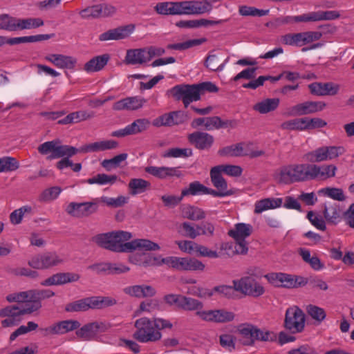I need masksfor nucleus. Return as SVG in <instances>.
I'll list each match as a JSON object with an SVG mask.
<instances>
[{"label": "nucleus", "mask_w": 354, "mask_h": 354, "mask_svg": "<svg viewBox=\"0 0 354 354\" xmlns=\"http://www.w3.org/2000/svg\"><path fill=\"white\" fill-rule=\"evenodd\" d=\"M118 146V142L113 140H103L83 145L77 149L70 145H62L59 140L55 139L42 143L37 149L42 155L51 153L48 158L55 159L64 156H73L77 153H95L113 149Z\"/></svg>", "instance_id": "1"}, {"label": "nucleus", "mask_w": 354, "mask_h": 354, "mask_svg": "<svg viewBox=\"0 0 354 354\" xmlns=\"http://www.w3.org/2000/svg\"><path fill=\"white\" fill-rule=\"evenodd\" d=\"M109 250L116 252H131L134 250L156 251L160 249L158 244L146 239H137L129 242L132 238L131 232L113 231L109 232Z\"/></svg>", "instance_id": "2"}, {"label": "nucleus", "mask_w": 354, "mask_h": 354, "mask_svg": "<svg viewBox=\"0 0 354 354\" xmlns=\"http://www.w3.org/2000/svg\"><path fill=\"white\" fill-rule=\"evenodd\" d=\"M173 324L167 319L162 318L149 319L144 317L136 320V330L133 337L140 343H153L161 339V330L171 328Z\"/></svg>", "instance_id": "3"}, {"label": "nucleus", "mask_w": 354, "mask_h": 354, "mask_svg": "<svg viewBox=\"0 0 354 354\" xmlns=\"http://www.w3.org/2000/svg\"><path fill=\"white\" fill-rule=\"evenodd\" d=\"M280 184L290 185L308 180V164H289L280 167L273 174Z\"/></svg>", "instance_id": "4"}, {"label": "nucleus", "mask_w": 354, "mask_h": 354, "mask_svg": "<svg viewBox=\"0 0 354 354\" xmlns=\"http://www.w3.org/2000/svg\"><path fill=\"white\" fill-rule=\"evenodd\" d=\"M156 261L154 264L160 266L163 264L179 271H202L205 265L199 260L189 257H167L164 258L150 257L149 261Z\"/></svg>", "instance_id": "5"}, {"label": "nucleus", "mask_w": 354, "mask_h": 354, "mask_svg": "<svg viewBox=\"0 0 354 354\" xmlns=\"http://www.w3.org/2000/svg\"><path fill=\"white\" fill-rule=\"evenodd\" d=\"M37 306L34 308H30L28 304L24 307H20L17 305L9 306L0 310V317H6L1 324L4 328L17 325L23 319V316L27 314H31L37 310Z\"/></svg>", "instance_id": "6"}, {"label": "nucleus", "mask_w": 354, "mask_h": 354, "mask_svg": "<svg viewBox=\"0 0 354 354\" xmlns=\"http://www.w3.org/2000/svg\"><path fill=\"white\" fill-rule=\"evenodd\" d=\"M344 152L342 146H322L306 153L304 158L310 162H322L335 159Z\"/></svg>", "instance_id": "7"}, {"label": "nucleus", "mask_w": 354, "mask_h": 354, "mask_svg": "<svg viewBox=\"0 0 354 354\" xmlns=\"http://www.w3.org/2000/svg\"><path fill=\"white\" fill-rule=\"evenodd\" d=\"M265 277L272 285L286 288H296L304 286L308 281L300 276L292 275L283 272H272L265 275Z\"/></svg>", "instance_id": "8"}, {"label": "nucleus", "mask_w": 354, "mask_h": 354, "mask_svg": "<svg viewBox=\"0 0 354 354\" xmlns=\"http://www.w3.org/2000/svg\"><path fill=\"white\" fill-rule=\"evenodd\" d=\"M169 92L176 100H181L185 107L201 99L200 86L197 84H179L172 87Z\"/></svg>", "instance_id": "9"}, {"label": "nucleus", "mask_w": 354, "mask_h": 354, "mask_svg": "<svg viewBox=\"0 0 354 354\" xmlns=\"http://www.w3.org/2000/svg\"><path fill=\"white\" fill-rule=\"evenodd\" d=\"M252 230L251 225L240 223L228 232L229 236L236 241L234 250L236 254H245L248 252V247L245 239L251 234Z\"/></svg>", "instance_id": "10"}, {"label": "nucleus", "mask_w": 354, "mask_h": 354, "mask_svg": "<svg viewBox=\"0 0 354 354\" xmlns=\"http://www.w3.org/2000/svg\"><path fill=\"white\" fill-rule=\"evenodd\" d=\"M305 315L297 306H293L287 308L285 315L284 327L292 333H298L304 330L305 327Z\"/></svg>", "instance_id": "11"}, {"label": "nucleus", "mask_w": 354, "mask_h": 354, "mask_svg": "<svg viewBox=\"0 0 354 354\" xmlns=\"http://www.w3.org/2000/svg\"><path fill=\"white\" fill-rule=\"evenodd\" d=\"M64 259L55 252H46L33 256L28 264L34 269L44 270L62 264Z\"/></svg>", "instance_id": "12"}, {"label": "nucleus", "mask_w": 354, "mask_h": 354, "mask_svg": "<svg viewBox=\"0 0 354 354\" xmlns=\"http://www.w3.org/2000/svg\"><path fill=\"white\" fill-rule=\"evenodd\" d=\"M232 283L236 291L245 295L258 297L265 292L263 286L250 277H244L240 279L234 280Z\"/></svg>", "instance_id": "13"}, {"label": "nucleus", "mask_w": 354, "mask_h": 354, "mask_svg": "<svg viewBox=\"0 0 354 354\" xmlns=\"http://www.w3.org/2000/svg\"><path fill=\"white\" fill-rule=\"evenodd\" d=\"M98 198H95L91 202L84 203H70L66 208V212L71 216L77 218L88 216L97 211Z\"/></svg>", "instance_id": "14"}, {"label": "nucleus", "mask_w": 354, "mask_h": 354, "mask_svg": "<svg viewBox=\"0 0 354 354\" xmlns=\"http://www.w3.org/2000/svg\"><path fill=\"white\" fill-rule=\"evenodd\" d=\"M250 143H239L224 147L218 151L221 156H249L250 158H257L264 154L261 150H252Z\"/></svg>", "instance_id": "15"}, {"label": "nucleus", "mask_w": 354, "mask_h": 354, "mask_svg": "<svg viewBox=\"0 0 354 354\" xmlns=\"http://www.w3.org/2000/svg\"><path fill=\"white\" fill-rule=\"evenodd\" d=\"M111 328V324L102 322H94L84 325L76 331V335L82 340L93 339L99 333H104Z\"/></svg>", "instance_id": "16"}, {"label": "nucleus", "mask_w": 354, "mask_h": 354, "mask_svg": "<svg viewBox=\"0 0 354 354\" xmlns=\"http://www.w3.org/2000/svg\"><path fill=\"white\" fill-rule=\"evenodd\" d=\"M116 12L114 6L106 4H97L88 6L80 12L82 18L85 19H98L112 16Z\"/></svg>", "instance_id": "17"}, {"label": "nucleus", "mask_w": 354, "mask_h": 354, "mask_svg": "<svg viewBox=\"0 0 354 354\" xmlns=\"http://www.w3.org/2000/svg\"><path fill=\"white\" fill-rule=\"evenodd\" d=\"M337 168L334 165L308 164V180H326L335 176Z\"/></svg>", "instance_id": "18"}, {"label": "nucleus", "mask_w": 354, "mask_h": 354, "mask_svg": "<svg viewBox=\"0 0 354 354\" xmlns=\"http://www.w3.org/2000/svg\"><path fill=\"white\" fill-rule=\"evenodd\" d=\"M150 124L151 122L149 119L139 118L127 125L124 128L113 131L111 136L122 138L130 135L141 133L147 131L149 128Z\"/></svg>", "instance_id": "19"}, {"label": "nucleus", "mask_w": 354, "mask_h": 354, "mask_svg": "<svg viewBox=\"0 0 354 354\" xmlns=\"http://www.w3.org/2000/svg\"><path fill=\"white\" fill-rule=\"evenodd\" d=\"M145 171L161 180L172 178H179L183 176V172L180 170V167L148 166L145 168Z\"/></svg>", "instance_id": "20"}, {"label": "nucleus", "mask_w": 354, "mask_h": 354, "mask_svg": "<svg viewBox=\"0 0 354 354\" xmlns=\"http://www.w3.org/2000/svg\"><path fill=\"white\" fill-rule=\"evenodd\" d=\"M326 106V104L321 101H306L292 106L288 114L295 116L315 113L322 111Z\"/></svg>", "instance_id": "21"}, {"label": "nucleus", "mask_w": 354, "mask_h": 354, "mask_svg": "<svg viewBox=\"0 0 354 354\" xmlns=\"http://www.w3.org/2000/svg\"><path fill=\"white\" fill-rule=\"evenodd\" d=\"M80 326V323L78 321L68 319L58 322L42 329V330L45 335H60L77 329Z\"/></svg>", "instance_id": "22"}, {"label": "nucleus", "mask_w": 354, "mask_h": 354, "mask_svg": "<svg viewBox=\"0 0 354 354\" xmlns=\"http://www.w3.org/2000/svg\"><path fill=\"white\" fill-rule=\"evenodd\" d=\"M187 119V115L181 111H172L163 114L153 120V125L157 127L162 126H174L184 123Z\"/></svg>", "instance_id": "23"}, {"label": "nucleus", "mask_w": 354, "mask_h": 354, "mask_svg": "<svg viewBox=\"0 0 354 354\" xmlns=\"http://www.w3.org/2000/svg\"><path fill=\"white\" fill-rule=\"evenodd\" d=\"M201 319L205 322L225 323L232 322L234 319L235 315L233 312L224 309L209 310L205 313H200Z\"/></svg>", "instance_id": "24"}, {"label": "nucleus", "mask_w": 354, "mask_h": 354, "mask_svg": "<svg viewBox=\"0 0 354 354\" xmlns=\"http://www.w3.org/2000/svg\"><path fill=\"white\" fill-rule=\"evenodd\" d=\"M308 88L312 95L317 96L335 95L338 93L340 86L338 84L328 82H313L310 84Z\"/></svg>", "instance_id": "25"}, {"label": "nucleus", "mask_w": 354, "mask_h": 354, "mask_svg": "<svg viewBox=\"0 0 354 354\" xmlns=\"http://www.w3.org/2000/svg\"><path fill=\"white\" fill-rule=\"evenodd\" d=\"M147 100L142 97L133 96L123 98L115 102L112 106L114 111H136L141 109Z\"/></svg>", "instance_id": "26"}, {"label": "nucleus", "mask_w": 354, "mask_h": 354, "mask_svg": "<svg viewBox=\"0 0 354 354\" xmlns=\"http://www.w3.org/2000/svg\"><path fill=\"white\" fill-rule=\"evenodd\" d=\"M135 30L134 25L129 24L109 30L99 36L102 41L109 40H120L129 37Z\"/></svg>", "instance_id": "27"}, {"label": "nucleus", "mask_w": 354, "mask_h": 354, "mask_svg": "<svg viewBox=\"0 0 354 354\" xmlns=\"http://www.w3.org/2000/svg\"><path fill=\"white\" fill-rule=\"evenodd\" d=\"M45 59L61 69L73 70L77 64V59L73 56L63 54H49Z\"/></svg>", "instance_id": "28"}, {"label": "nucleus", "mask_w": 354, "mask_h": 354, "mask_svg": "<svg viewBox=\"0 0 354 354\" xmlns=\"http://www.w3.org/2000/svg\"><path fill=\"white\" fill-rule=\"evenodd\" d=\"M80 276L73 272H59L55 274L43 281L41 284L44 286H59L67 283L77 281Z\"/></svg>", "instance_id": "29"}, {"label": "nucleus", "mask_w": 354, "mask_h": 354, "mask_svg": "<svg viewBox=\"0 0 354 354\" xmlns=\"http://www.w3.org/2000/svg\"><path fill=\"white\" fill-rule=\"evenodd\" d=\"M188 140L196 148L204 150L212 147L214 137L207 133L196 131L188 136Z\"/></svg>", "instance_id": "30"}, {"label": "nucleus", "mask_w": 354, "mask_h": 354, "mask_svg": "<svg viewBox=\"0 0 354 354\" xmlns=\"http://www.w3.org/2000/svg\"><path fill=\"white\" fill-rule=\"evenodd\" d=\"M157 13L163 15H183L182 1L161 2L154 8Z\"/></svg>", "instance_id": "31"}, {"label": "nucleus", "mask_w": 354, "mask_h": 354, "mask_svg": "<svg viewBox=\"0 0 354 354\" xmlns=\"http://www.w3.org/2000/svg\"><path fill=\"white\" fill-rule=\"evenodd\" d=\"M50 38L48 35H37L31 36H24L19 37L7 38L3 36H1V46L6 44L10 45H17L22 43H33L42 40H46Z\"/></svg>", "instance_id": "32"}, {"label": "nucleus", "mask_w": 354, "mask_h": 354, "mask_svg": "<svg viewBox=\"0 0 354 354\" xmlns=\"http://www.w3.org/2000/svg\"><path fill=\"white\" fill-rule=\"evenodd\" d=\"M203 306V303L198 299L183 295L180 309L185 311H195L196 315L201 319L200 313H205Z\"/></svg>", "instance_id": "33"}, {"label": "nucleus", "mask_w": 354, "mask_h": 354, "mask_svg": "<svg viewBox=\"0 0 354 354\" xmlns=\"http://www.w3.org/2000/svg\"><path fill=\"white\" fill-rule=\"evenodd\" d=\"M149 62L145 48L130 49L127 51L125 62L128 64H142Z\"/></svg>", "instance_id": "34"}, {"label": "nucleus", "mask_w": 354, "mask_h": 354, "mask_svg": "<svg viewBox=\"0 0 354 354\" xmlns=\"http://www.w3.org/2000/svg\"><path fill=\"white\" fill-rule=\"evenodd\" d=\"M109 58L108 54L94 57L84 64V70L88 73L100 71L107 64Z\"/></svg>", "instance_id": "35"}, {"label": "nucleus", "mask_w": 354, "mask_h": 354, "mask_svg": "<svg viewBox=\"0 0 354 354\" xmlns=\"http://www.w3.org/2000/svg\"><path fill=\"white\" fill-rule=\"evenodd\" d=\"M283 199L281 198H267L255 203L254 213L261 214L270 209H275L281 207Z\"/></svg>", "instance_id": "36"}, {"label": "nucleus", "mask_w": 354, "mask_h": 354, "mask_svg": "<svg viewBox=\"0 0 354 354\" xmlns=\"http://www.w3.org/2000/svg\"><path fill=\"white\" fill-rule=\"evenodd\" d=\"M323 213L324 218L330 223L336 224L340 221L342 212L336 203H326Z\"/></svg>", "instance_id": "37"}, {"label": "nucleus", "mask_w": 354, "mask_h": 354, "mask_svg": "<svg viewBox=\"0 0 354 354\" xmlns=\"http://www.w3.org/2000/svg\"><path fill=\"white\" fill-rule=\"evenodd\" d=\"M222 172L218 169V167H214L210 171V177L213 185L216 189H220L223 192L233 194V192L227 189V184L226 180L221 175Z\"/></svg>", "instance_id": "38"}, {"label": "nucleus", "mask_w": 354, "mask_h": 354, "mask_svg": "<svg viewBox=\"0 0 354 354\" xmlns=\"http://www.w3.org/2000/svg\"><path fill=\"white\" fill-rule=\"evenodd\" d=\"M151 183L142 178H131L128 184L129 194L132 196L142 194L150 189Z\"/></svg>", "instance_id": "39"}, {"label": "nucleus", "mask_w": 354, "mask_h": 354, "mask_svg": "<svg viewBox=\"0 0 354 354\" xmlns=\"http://www.w3.org/2000/svg\"><path fill=\"white\" fill-rule=\"evenodd\" d=\"M279 102V98H267L257 103L253 109L261 114H266L277 109Z\"/></svg>", "instance_id": "40"}, {"label": "nucleus", "mask_w": 354, "mask_h": 354, "mask_svg": "<svg viewBox=\"0 0 354 354\" xmlns=\"http://www.w3.org/2000/svg\"><path fill=\"white\" fill-rule=\"evenodd\" d=\"M55 292L50 290H31L32 304H28L30 308L37 306V310L41 307V300L52 297Z\"/></svg>", "instance_id": "41"}, {"label": "nucleus", "mask_w": 354, "mask_h": 354, "mask_svg": "<svg viewBox=\"0 0 354 354\" xmlns=\"http://www.w3.org/2000/svg\"><path fill=\"white\" fill-rule=\"evenodd\" d=\"M93 116L85 111H79L73 112L67 115L65 118L58 121L59 124H68L72 123H77L80 121L86 120Z\"/></svg>", "instance_id": "42"}, {"label": "nucleus", "mask_w": 354, "mask_h": 354, "mask_svg": "<svg viewBox=\"0 0 354 354\" xmlns=\"http://www.w3.org/2000/svg\"><path fill=\"white\" fill-rule=\"evenodd\" d=\"M182 215L184 218L192 221H199L205 218V212L197 207L186 205L182 208Z\"/></svg>", "instance_id": "43"}, {"label": "nucleus", "mask_w": 354, "mask_h": 354, "mask_svg": "<svg viewBox=\"0 0 354 354\" xmlns=\"http://www.w3.org/2000/svg\"><path fill=\"white\" fill-rule=\"evenodd\" d=\"M18 18L8 14L0 15V30L8 32L17 31Z\"/></svg>", "instance_id": "44"}, {"label": "nucleus", "mask_w": 354, "mask_h": 354, "mask_svg": "<svg viewBox=\"0 0 354 354\" xmlns=\"http://www.w3.org/2000/svg\"><path fill=\"white\" fill-rule=\"evenodd\" d=\"M44 25L41 18H18L17 31L37 28Z\"/></svg>", "instance_id": "45"}, {"label": "nucleus", "mask_w": 354, "mask_h": 354, "mask_svg": "<svg viewBox=\"0 0 354 354\" xmlns=\"http://www.w3.org/2000/svg\"><path fill=\"white\" fill-rule=\"evenodd\" d=\"M306 311L312 319L317 324H321L326 317V313L323 308L314 304H308L306 306Z\"/></svg>", "instance_id": "46"}, {"label": "nucleus", "mask_w": 354, "mask_h": 354, "mask_svg": "<svg viewBox=\"0 0 354 354\" xmlns=\"http://www.w3.org/2000/svg\"><path fill=\"white\" fill-rule=\"evenodd\" d=\"M317 194L319 196H326L338 201H343L346 198L343 190L337 187H324L319 189Z\"/></svg>", "instance_id": "47"}, {"label": "nucleus", "mask_w": 354, "mask_h": 354, "mask_svg": "<svg viewBox=\"0 0 354 354\" xmlns=\"http://www.w3.org/2000/svg\"><path fill=\"white\" fill-rule=\"evenodd\" d=\"M118 177L115 175H107L106 174H98L92 178L86 180L87 183L90 185L97 184L99 185H113L117 180Z\"/></svg>", "instance_id": "48"}, {"label": "nucleus", "mask_w": 354, "mask_h": 354, "mask_svg": "<svg viewBox=\"0 0 354 354\" xmlns=\"http://www.w3.org/2000/svg\"><path fill=\"white\" fill-rule=\"evenodd\" d=\"M8 302L32 304L31 290L18 292H13L6 296Z\"/></svg>", "instance_id": "49"}, {"label": "nucleus", "mask_w": 354, "mask_h": 354, "mask_svg": "<svg viewBox=\"0 0 354 354\" xmlns=\"http://www.w3.org/2000/svg\"><path fill=\"white\" fill-rule=\"evenodd\" d=\"M205 186L199 181H194L189 184L187 187L182 190V197L187 196L204 195Z\"/></svg>", "instance_id": "50"}, {"label": "nucleus", "mask_w": 354, "mask_h": 354, "mask_svg": "<svg viewBox=\"0 0 354 354\" xmlns=\"http://www.w3.org/2000/svg\"><path fill=\"white\" fill-rule=\"evenodd\" d=\"M32 213V207L30 205H24L14 210L10 215V221L14 225L19 224L26 214Z\"/></svg>", "instance_id": "51"}, {"label": "nucleus", "mask_w": 354, "mask_h": 354, "mask_svg": "<svg viewBox=\"0 0 354 354\" xmlns=\"http://www.w3.org/2000/svg\"><path fill=\"white\" fill-rule=\"evenodd\" d=\"M281 44L288 46H304L302 32L288 33L281 37Z\"/></svg>", "instance_id": "52"}, {"label": "nucleus", "mask_w": 354, "mask_h": 354, "mask_svg": "<svg viewBox=\"0 0 354 354\" xmlns=\"http://www.w3.org/2000/svg\"><path fill=\"white\" fill-rule=\"evenodd\" d=\"M306 118H296L283 122L281 125L283 129L294 131H304L306 129Z\"/></svg>", "instance_id": "53"}, {"label": "nucleus", "mask_w": 354, "mask_h": 354, "mask_svg": "<svg viewBox=\"0 0 354 354\" xmlns=\"http://www.w3.org/2000/svg\"><path fill=\"white\" fill-rule=\"evenodd\" d=\"M180 232L184 236L192 239L201 235L199 225H194L189 222H184L180 225Z\"/></svg>", "instance_id": "54"}, {"label": "nucleus", "mask_w": 354, "mask_h": 354, "mask_svg": "<svg viewBox=\"0 0 354 354\" xmlns=\"http://www.w3.org/2000/svg\"><path fill=\"white\" fill-rule=\"evenodd\" d=\"M62 189L58 186L45 189L39 196L40 202H50L58 198Z\"/></svg>", "instance_id": "55"}, {"label": "nucleus", "mask_w": 354, "mask_h": 354, "mask_svg": "<svg viewBox=\"0 0 354 354\" xmlns=\"http://www.w3.org/2000/svg\"><path fill=\"white\" fill-rule=\"evenodd\" d=\"M99 202L105 203L107 206L111 207H122L128 203L129 198L124 196H119L117 198H111L103 196L98 198Z\"/></svg>", "instance_id": "56"}, {"label": "nucleus", "mask_w": 354, "mask_h": 354, "mask_svg": "<svg viewBox=\"0 0 354 354\" xmlns=\"http://www.w3.org/2000/svg\"><path fill=\"white\" fill-rule=\"evenodd\" d=\"M192 150L189 148H171L163 154L165 158H187L192 156Z\"/></svg>", "instance_id": "57"}, {"label": "nucleus", "mask_w": 354, "mask_h": 354, "mask_svg": "<svg viewBox=\"0 0 354 354\" xmlns=\"http://www.w3.org/2000/svg\"><path fill=\"white\" fill-rule=\"evenodd\" d=\"M227 62L228 58L225 59L223 63H220V59L217 55H210L206 59L205 66L211 71H221L224 68Z\"/></svg>", "instance_id": "58"}, {"label": "nucleus", "mask_w": 354, "mask_h": 354, "mask_svg": "<svg viewBox=\"0 0 354 354\" xmlns=\"http://www.w3.org/2000/svg\"><path fill=\"white\" fill-rule=\"evenodd\" d=\"M19 168L17 160L12 157H3L0 158V172L15 171Z\"/></svg>", "instance_id": "59"}, {"label": "nucleus", "mask_w": 354, "mask_h": 354, "mask_svg": "<svg viewBox=\"0 0 354 354\" xmlns=\"http://www.w3.org/2000/svg\"><path fill=\"white\" fill-rule=\"evenodd\" d=\"M216 167H218L221 172H223L224 174L232 177H239L241 176L243 172L242 168L238 165H221Z\"/></svg>", "instance_id": "60"}, {"label": "nucleus", "mask_w": 354, "mask_h": 354, "mask_svg": "<svg viewBox=\"0 0 354 354\" xmlns=\"http://www.w3.org/2000/svg\"><path fill=\"white\" fill-rule=\"evenodd\" d=\"M205 129L211 131L213 129H219L222 127H226L227 123L224 122L220 117L212 116L205 118Z\"/></svg>", "instance_id": "61"}, {"label": "nucleus", "mask_w": 354, "mask_h": 354, "mask_svg": "<svg viewBox=\"0 0 354 354\" xmlns=\"http://www.w3.org/2000/svg\"><path fill=\"white\" fill-rule=\"evenodd\" d=\"M256 327L251 324H243L239 326V333L245 338L249 339L248 344L254 343Z\"/></svg>", "instance_id": "62"}, {"label": "nucleus", "mask_w": 354, "mask_h": 354, "mask_svg": "<svg viewBox=\"0 0 354 354\" xmlns=\"http://www.w3.org/2000/svg\"><path fill=\"white\" fill-rule=\"evenodd\" d=\"M202 43L200 39H191L182 43L168 44L167 48L171 50H183Z\"/></svg>", "instance_id": "63"}, {"label": "nucleus", "mask_w": 354, "mask_h": 354, "mask_svg": "<svg viewBox=\"0 0 354 354\" xmlns=\"http://www.w3.org/2000/svg\"><path fill=\"white\" fill-rule=\"evenodd\" d=\"M277 339L276 335L268 330H263L256 327L254 342L256 340L260 341H274Z\"/></svg>", "instance_id": "64"}]
</instances>
